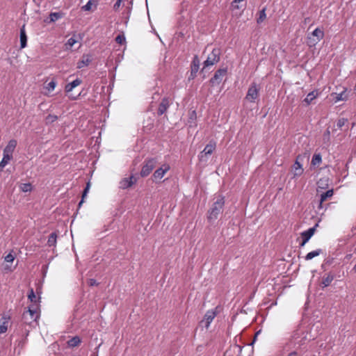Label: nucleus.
Instances as JSON below:
<instances>
[{
    "label": "nucleus",
    "mask_w": 356,
    "mask_h": 356,
    "mask_svg": "<svg viewBox=\"0 0 356 356\" xmlns=\"http://www.w3.org/2000/svg\"><path fill=\"white\" fill-rule=\"evenodd\" d=\"M225 205V199L222 196H219L212 204L211 209L208 211L207 220L209 223L214 222L219 214L222 212Z\"/></svg>",
    "instance_id": "f257e3e1"
},
{
    "label": "nucleus",
    "mask_w": 356,
    "mask_h": 356,
    "mask_svg": "<svg viewBox=\"0 0 356 356\" xmlns=\"http://www.w3.org/2000/svg\"><path fill=\"white\" fill-rule=\"evenodd\" d=\"M220 49L219 48H214L204 62V67H207L217 63L220 60Z\"/></svg>",
    "instance_id": "f03ea898"
},
{
    "label": "nucleus",
    "mask_w": 356,
    "mask_h": 356,
    "mask_svg": "<svg viewBox=\"0 0 356 356\" xmlns=\"http://www.w3.org/2000/svg\"><path fill=\"white\" fill-rule=\"evenodd\" d=\"M156 164V159L152 158L146 160L140 171L141 177H145L148 176L151 173L152 170L155 168Z\"/></svg>",
    "instance_id": "7ed1b4c3"
},
{
    "label": "nucleus",
    "mask_w": 356,
    "mask_h": 356,
    "mask_svg": "<svg viewBox=\"0 0 356 356\" xmlns=\"http://www.w3.org/2000/svg\"><path fill=\"white\" fill-rule=\"evenodd\" d=\"M216 143L214 140H210L209 143L205 146L204 149L200 152L199 156L201 161H207V159L205 158L208 155H211L216 149Z\"/></svg>",
    "instance_id": "20e7f679"
},
{
    "label": "nucleus",
    "mask_w": 356,
    "mask_h": 356,
    "mask_svg": "<svg viewBox=\"0 0 356 356\" xmlns=\"http://www.w3.org/2000/svg\"><path fill=\"white\" fill-rule=\"evenodd\" d=\"M39 304H31L28 309V311L24 312L23 314V318L26 319L28 315L33 321H36L39 317L38 314Z\"/></svg>",
    "instance_id": "39448f33"
},
{
    "label": "nucleus",
    "mask_w": 356,
    "mask_h": 356,
    "mask_svg": "<svg viewBox=\"0 0 356 356\" xmlns=\"http://www.w3.org/2000/svg\"><path fill=\"white\" fill-rule=\"evenodd\" d=\"M259 88L255 83H252L248 88L245 99L250 102H254L259 96Z\"/></svg>",
    "instance_id": "423d86ee"
},
{
    "label": "nucleus",
    "mask_w": 356,
    "mask_h": 356,
    "mask_svg": "<svg viewBox=\"0 0 356 356\" xmlns=\"http://www.w3.org/2000/svg\"><path fill=\"white\" fill-rule=\"evenodd\" d=\"M349 92L345 87L341 86H335V102L347 100Z\"/></svg>",
    "instance_id": "0eeeda50"
},
{
    "label": "nucleus",
    "mask_w": 356,
    "mask_h": 356,
    "mask_svg": "<svg viewBox=\"0 0 356 356\" xmlns=\"http://www.w3.org/2000/svg\"><path fill=\"white\" fill-rule=\"evenodd\" d=\"M333 280L334 273L332 272V269L329 271H323L321 276V280L320 282V286L323 289L330 286Z\"/></svg>",
    "instance_id": "6e6552de"
},
{
    "label": "nucleus",
    "mask_w": 356,
    "mask_h": 356,
    "mask_svg": "<svg viewBox=\"0 0 356 356\" xmlns=\"http://www.w3.org/2000/svg\"><path fill=\"white\" fill-rule=\"evenodd\" d=\"M170 167L167 163L162 165L160 168L156 169L153 174V178L154 181L161 179L164 177L165 174L170 170Z\"/></svg>",
    "instance_id": "1a4fd4ad"
},
{
    "label": "nucleus",
    "mask_w": 356,
    "mask_h": 356,
    "mask_svg": "<svg viewBox=\"0 0 356 356\" xmlns=\"http://www.w3.org/2000/svg\"><path fill=\"white\" fill-rule=\"evenodd\" d=\"M227 68H220L216 71L213 76L211 79L210 81L212 84H219L222 78L227 74Z\"/></svg>",
    "instance_id": "9d476101"
},
{
    "label": "nucleus",
    "mask_w": 356,
    "mask_h": 356,
    "mask_svg": "<svg viewBox=\"0 0 356 356\" xmlns=\"http://www.w3.org/2000/svg\"><path fill=\"white\" fill-rule=\"evenodd\" d=\"M170 105V99L168 97H164L162 99L161 102L159 106L157 113L159 115H162L166 112Z\"/></svg>",
    "instance_id": "9b49d317"
},
{
    "label": "nucleus",
    "mask_w": 356,
    "mask_h": 356,
    "mask_svg": "<svg viewBox=\"0 0 356 356\" xmlns=\"http://www.w3.org/2000/svg\"><path fill=\"white\" fill-rule=\"evenodd\" d=\"M216 316V313L213 310H208L206 312L204 316V320L202 321V322L205 323L204 326L206 328H208L209 327L210 324L211 323Z\"/></svg>",
    "instance_id": "f8f14e48"
},
{
    "label": "nucleus",
    "mask_w": 356,
    "mask_h": 356,
    "mask_svg": "<svg viewBox=\"0 0 356 356\" xmlns=\"http://www.w3.org/2000/svg\"><path fill=\"white\" fill-rule=\"evenodd\" d=\"M334 195V189L331 188L327 190L326 192H321L320 195V203L319 207L323 208V203L327 201L328 199H330Z\"/></svg>",
    "instance_id": "ddd939ff"
},
{
    "label": "nucleus",
    "mask_w": 356,
    "mask_h": 356,
    "mask_svg": "<svg viewBox=\"0 0 356 356\" xmlns=\"http://www.w3.org/2000/svg\"><path fill=\"white\" fill-rule=\"evenodd\" d=\"M17 146V140L15 139H12L9 140L7 145L3 149V153L8 155H13L15 149Z\"/></svg>",
    "instance_id": "4468645a"
},
{
    "label": "nucleus",
    "mask_w": 356,
    "mask_h": 356,
    "mask_svg": "<svg viewBox=\"0 0 356 356\" xmlns=\"http://www.w3.org/2000/svg\"><path fill=\"white\" fill-rule=\"evenodd\" d=\"M92 61L91 56L89 54H84L81 59L77 63V68L81 69L88 66Z\"/></svg>",
    "instance_id": "2eb2a0df"
},
{
    "label": "nucleus",
    "mask_w": 356,
    "mask_h": 356,
    "mask_svg": "<svg viewBox=\"0 0 356 356\" xmlns=\"http://www.w3.org/2000/svg\"><path fill=\"white\" fill-rule=\"evenodd\" d=\"M318 227V223H316L314 227L302 232L300 235L301 238H304L307 241H309V239L312 237L316 232V229Z\"/></svg>",
    "instance_id": "dca6fc26"
},
{
    "label": "nucleus",
    "mask_w": 356,
    "mask_h": 356,
    "mask_svg": "<svg viewBox=\"0 0 356 356\" xmlns=\"http://www.w3.org/2000/svg\"><path fill=\"white\" fill-rule=\"evenodd\" d=\"M200 67V60L197 57V56H195L192 63H191V76L192 78H194L196 76L197 72L199 70Z\"/></svg>",
    "instance_id": "f3484780"
},
{
    "label": "nucleus",
    "mask_w": 356,
    "mask_h": 356,
    "mask_svg": "<svg viewBox=\"0 0 356 356\" xmlns=\"http://www.w3.org/2000/svg\"><path fill=\"white\" fill-rule=\"evenodd\" d=\"M136 181V179L134 178V176H131L127 178H124L120 181V188H127L130 186H131Z\"/></svg>",
    "instance_id": "a211bd4d"
},
{
    "label": "nucleus",
    "mask_w": 356,
    "mask_h": 356,
    "mask_svg": "<svg viewBox=\"0 0 356 356\" xmlns=\"http://www.w3.org/2000/svg\"><path fill=\"white\" fill-rule=\"evenodd\" d=\"M81 80L79 78L76 79L73 81L67 83L65 87V90L67 93L70 92L74 88L79 86L81 83Z\"/></svg>",
    "instance_id": "6ab92c4d"
},
{
    "label": "nucleus",
    "mask_w": 356,
    "mask_h": 356,
    "mask_svg": "<svg viewBox=\"0 0 356 356\" xmlns=\"http://www.w3.org/2000/svg\"><path fill=\"white\" fill-rule=\"evenodd\" d=\"M27 36L25 31L24 25L20 29V47L24 49L26 47Z\"/></svg>",
    "instance_id": "aec40b11"
},
{
    "label": "nucleus",
    "mask_w": 356,
    "mask_h": 356,
    "mask_svg": "<svg viewBox=\"0 0 356 356\" xmlns=\"http://www.w3.org/2000/svg\"><path fill=\"white\" fill-rule=\"evenodd\" d=\"M298 159V157L297 158ZM293 174L295 177L300 176L303 172V168L300 163L296 159L293 166Z\"/></svg>",
    "instance_id": "412c9836"
},
{
    "label": "nucleus",
    "mask_w": 356,
    "mask_h": 356,
    "mask_svg": "<svg viewBox=\"0 0 356 356\" xmlns=\"http://www.w3.org/2000/svg\"><path fill=\"white\" fill-rule=\"evenodd\" d=\"M318 90H314L307 95L303 102H305L307 105H309L318 97Z\"/></svg>",
    "instance_id": "4be33fe9"
},
{
    "label": "nucleus",
    "mask_w": 356,
    "mask_h": 356,
    "mask_svg": "<svg viewBox=\"0 0 356 356\" xmlns=\"http://www.w3.org/2000/svg\"><path fill=\"white\" fill-rule=\"evenodd\" d=\"M337 127L343 131H347L349 128V122L347 118H340L337 121Z\"/></svg>",
    "instance_id": "5701e85b"
},
{
    "label": "nucleus",
    "mask_w": 356,
    "mask_h": 356,
    "mask_svg": "<svg viewBox=\"0 0 356 356\" xmlns=\"http://www.w3.org/2000/svg\"><path fill=\"white\" fill-rule=\"evenodd\" d=\"M13 155H8L3 153V159L0 162V172L3 170L4 167L9 163V162L13 159Z\"/></svg>",
    "instance_id": "b1692460"
},
{
    "label": "nucleus",
    "mask_w": 356,
    "mask_h": 356,
    "mask_svg": "<svg viewBox=\"0 0 356 356\" xmlns=\"http://www.w3.org/2000/svg\"><path fill=\"white\" fill-rule=\"evenodd\" d=\"M81 341L79 337H73L67 341V345L70 348H74L78 346L81 343Z\"/></svg>",
    "instance_id": "393cba45"
},
{
    "label": "nucleus",
    "mask_w": 356,
    "mask_h": 356,
    "mask_svg": "<svg viewBox=\"0 0 356 356\" xmlns=\"http://www.w3.org/2000/svg\"><path fill=\"white\" fill-rule=\"evenodd\" d=\"M28 298L32 304H38L40 298H37L33 289H31L29 291Z\"/></svg>",
    "instance_id": "a878e982"
},
{
    "label": "nucleus",
    "mask_w": 356,
    "mask_h": 356,
    "mask_svg": "<svg viewBox=\"0 0 356 356\" xmlns=\"http://www.w3.org/2000/svg\"><path fill=\"white\" fill-rule=\"evenodd\" d=\"M322 161V157H321V154L318 153V154H314L312 159V161H311V164L313 165V166H316V165H319L321 164Z\"/></svg>",
    "instance_id": "bb28decb"
},
{
    "label": "nucleus",
    "mask_w": 356,
    "mask_h": 356,
    "mask_svg": "<svg viewBox=\"0 0 356 356\" xmlns=\"http://www.w3.org/2000/svg\"><path fill=\"white\" fill-rule=\"evenodd\" d=\"M332 261H333V258L330 257H327V259H325V260L321 265V268L323 270V271L330 270V266L332 265Z\"/></svg>",
    "instance_id": "cd10ccee"
},
{
    "label": "nucleus",
    "mask_w": 356,
    "mask_h": 356,
    "mask_svg": "<svg viewBox=\"0 0 356 356\" xmlns=\"http://www.w3.org/2000/svg\"><path fill=\"white\" fill-rule=\"evenodd\" d=\"M322 250L321 249H317L316 250L312 251L309 253H307L305 256V260H311L315 257H317L321 254Z\"/></svg>",
    "instance_id": "c85d7f7f"
},
{
    "label": "nucleus",
    "mask_w": 356,
    "mask_h": 356,
    "mask_svg": "<svg viewBox=\"0 0 356 356\" xmlns=\"http://www.w3.org/2000/svg\"><path fill=\"white\" fill-rule=\"evenodd\" d=\"M56 239H57L56 234L55 232L51 233L48 238L47 245L49 247L55 246L56 243Z\"/></svg>",
    "instance_id": "c756f323"
},
{
    "label": "nucleus",
    "mask_w": 356,
    "mask_h": 356,
    "mask_svg": "<svg viewBox=\"0 0 356 356\" xmlns=\"http://www.w3.org/2000/svg\"><path fill=\"white\" fill-rule=\"evenodd\" d=\"M19 189L24 193L31 192L33 190V186L31 183H24L19 185Z\"/></svg>",
    "instance_id": "7c9ffc66"
},
{
    "label": "nucleus",
    "mask_w": 356,
    "mask_h": 356,
    "mask_svg": "<svg viewBox=\"0 0 356 356\" xmlns=\"http://www.w3.org/2000/svg\"><path fill=\"white\" fill-rule=\"evenodd\" d=\"M312 35L315 37H316L317 40H320L323 37V32L320 29L316 28L313 32Z\"/></svg>",
    "instance_id": "2f4dec72"
},
{
    "label": "nucleus",
    "mask_w": 356,
    "mask_h": 356,
    "mask_svg": "<svg viewBox=\"0 0 356 356\" xmlns=\"http://www.w3.org/2000/svg\"><path fill=\"white\" fill-rule=\"evenodd\" d=\"M56 86V81L55 80H51L50 82H49L46 86L45 88L49 91L51 92L53 91Z\"/></svg>",
    "instance_id": "473e14b6"
},
{
    "label": "nucleus",
    "mask_w": 356,
    "mask_h": 356,
    "mask_svg": "<svg viewBox=\"0 0 356 356\" xmlns=\"http://www.w3.org/2000/svg\"><path fill=\"white\" fill-rule=\"evenodd\" d=\"M62 17L60 13H51L49 15V18L51 22H55Z\"/></svg>",
    "instance_id": "72a5a7b5"
},
{
    "label": "nucleus",
    "mask_w": 356,
    "mask_h": 356,
    "mask_svg": "<svg viewBox=\"0 0 356 356\" xmlns=\"http://www.w3.org/2000/svg\"><path fill=\"white\" fill-rule=\"evenodd\" d=\"M58 119V117L55 115L49 114L45 118L46 124H51L55 122Z\"/></svg>",
    "instance_id": "f704fd0d"
},
{
    "label": "nucleus",
    "mask_w": 356,
    "mask_h": 356,
    "mask_svg": "<svg viewBox=\"0 0 356 356\" xmlns=\"http://www.w3.org/2000/svg\"><path fill=\"white\" fill-rule=\"evenodd\" d=\"M266 9L263 8L261 10L259 11V18L257 19V23L259 24L262 22L266 19Z\"/></svg>",
    "instance_id": "c9c22d12"
},
{
    "label": "nucleus",
    "mask_w": 356,
    "mask_h": 356,
    "mask_svg": "<svg viewBox=\"0 0 356 356\" xmlns=\"http://www.w3.org/2000/svg\"><path fill=\"white\" fill-rule=\"evenodd\" d=\"M89 188H90V182H88L87 184H86V186L83 192V194H82V199L80 201L79 204V207H81V204L83 202V199L85 198V197L86 196L88 191H89Z\"/></svg>",
    "instance_id": "e433bc0d"
},
{
    "label": "nucleus",
    "mask_w": 356,
    "mask_h": 356,
    "mask_svg": "<svg viewBox=\"0 0 356 356\" xmlns=\"http://www.w3.org/2000/svg\"><path fill=\"white\" fill-rule=\"evenodd\" d=\"M96 2L95 0H89L88 3L82 7V10L85 11H89L91 10L92 5Z\"/></svg>",
    "instance_id": "4c0bfd02"
},
{
    "label": "nucleus",
    "mask_w": 356,
    "mask_h": 356,
    "mask_svg": "<svg viewBox=\"0 0 356 356\" xmlns=\"http://www.w3.org/2000/svg\"><path fill=\"white\" fill-rule=\"evenodd\" d=\"M125 40H126L125 37L123 35H118L115 38L116 42H118V44H122L123 43H124Z\"/></svg>",
    "instance_id": "58836bf2"
},
{
    "label": "nucleus",
    "mask_w": 356,
    "mask_h": 356,
    "mask_svg": "<svg viewBox=\"0 0 356 356\" xmlns=\"http://www.w3.org/2000/svg\"><path fill=\"white\" fill-rule=\"evenodd\" d=\"M8 330V323L1 322L0 325V334H3L6 332Z\"/></svg>",
    "instance_id": "ea45409f"
},
{
    "label": "nucleus",
    "mask_w": 356,
    "mask_h": 356,
    "mask_svg": "<svg viewBox=\"0 0 356 356\" xmlns=\"http://www.w3.org/2000/svg\"><path fill=\"white\" fill-rule=\"evenodd\" d=\"M76 40L74 38H70L68 39L67 43H66V45L69 47H72V46H74V44L76 43Z\"/></svg>",
    "instance_id": "a19ab883"
},
{
    "label": "nucleus",
    "mask_w": 356,
    "mask_h": 356,
    "mask_svg": "<svg viewBox=\"0 0 356 356\" xmlns=\"http://www.w3.org/2000/svg\"><path fill=\"white\" fill-rule=\"evenodd\" d=\"M325 181H326V180L324 181L323 179H320L318 181V183H317V184H318V190L317 191H318V193L321 192L320 190H319L320 188H321V189L324 188V184L327 185V184L325 183Z\"/></svg>",
    "instance_id": "79ce46f5"
},
{
    "label": "nucleus",
    "mask_w": 356,
    "mask_h": 356,
    "mask_svg": "<svg viewBox=\"0 0 356 356\" xmlns=\"http://www.w3.org/2000/svg\"><path fill=\"white\" fill-rule=\"evenodd\" d=\"M10 320V316L7 315V314H2V316H1V322H3V323H9Z\"/></svg>",
    "instance_id": "37998d69"
},
{
    "label": "nucleus",
    "mask_w": 356,
    "mask_h": 356,
    "mask_svg": "<svg viewBox=\"0 0 356 356\" xmlns=\"http://www.w3.org/2000/svg\"><path fill=\"white\" fill-rule=\"evenodd\" d=\"M15 259V257L11 254V253H9L8 254H7L6 257H5V261L6 262H13Z\"/></svg>",
    "instance_id": "c03bdc74"
},
{
    "label": "nucleus",
    "mask_w": 356,
    "mask_h": 356,
    "mask_svg": "<svg viewBox=\"0 0 356 356\" xmlns=\"http://www.w3.org/2000/svg\"><path fill=\"white\" fill-rule=\"evenodd\" d=\"M122 1V0H117V1L115 3V4L113 6V9L114 10H118L120 6H121Z\"/></svg>",
    "instance_id": "a18cd8bd"
},
{
    "label": "nucleus",
    "mask_w": 356,
    "mask_h": 356,
    "mask_svg": "<svg viewBox=\"0 0 356 356\" xmlns=\"http://www.w3.org/2000/svg\"><path fill=\"white\" fill-rule=\"evenodd\" d=\"M88 284L90 286H96L97 285V282L95 279H90L88 281Z\"/></svg>",
    "instance_id": "49530a36"
},
{
    "label": "nucleus",
    "mask_w": 356,
    "mask_h": 356,
    "mask_svg": "<svg viewBox=\"0 0 356 356\" xmlns=\"http://www.w3.org/2000/svg\"><path fill=\"white\" fill-rule=\"evenodd\" d=\"M307 242L308 241L302 238V242L300 243V247H303Z\"/></svg>",
    "instance_id": "de8ad7c7"
},
{
    "label": "nucleus",
    "mask_w": 356,
    "mask_h": 356,
    "mask_svg": "<svg viewBox=\"0 0 356 356\" xmlns=\"http://www.w3.org/2000/svg\"><path fill=\"white\" fill-rule=\"evenodd\" d=\"M354 91L356 92V83L355 86H354Z\"/></svg>",
    "instance_id": "09e8293b"
},
{
    "label": "nucleus",
    "mask_w": 356,
    "mask_h": 356,
    "mask_svg": "<svg viewBox=\"0 0 356 356\" xmlns=\"http://www.w3.org/2000/svg\"><path fill=\"white\" fill-rule=\"evenodd\" d=\"M70 98H71L72 99H76V97H70Z\"/></svg>",
    "instance_id": "8fccbe9b"
},
{
    "label": "nucleus",
    "mask_w": 356,
    "mask_h": 356,
    "mask_svg": "<svg viewBox=\"0 0 356 356\" xmlns=\"http://www.w3.org/2000/svg\"><path fill=\"white\" fill-rule=\"evenodd\" d=\"M193 115H195V111H193Z\"/></svg>",
    "instance_id": "3c124183"
},
{
    "label": "nucleus",
    "mask_w": 356,
    "mask_h": 356,
    "mask_svg": "<svg viewBox=\"0 0 356 356\" xmlns=\"http://www.w3.org/2000/svg\"><path fill=\"white\" fill-rule=\"evenodd\" d=\"M96 356H97V355H96Z\"/></svg>",
    "instance_id": "603ef678"
}]
</instances>
